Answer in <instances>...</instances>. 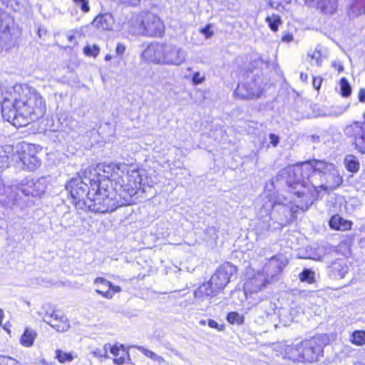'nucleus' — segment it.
Returning a JSON list of instances; mask_svg holds the SVG:
<instances>
[{
	"mask_svg": "<svg viewBox=\"0 0 365 365\" xmlns=\"http://www.w3.org/2000/svg\"><path fill=\"white\" fill-rule=\"evenodd\" d=\"M3 118L14 126L23 127L43 116L46 103L40 93L27 85L0 87Z\"/></svg>",
	"mask_w": 365,
	"mask_h": 365,
	"instance_id": "f257e3e1",
	"label": "nucleus"
},
{
	"mask_svg": "<svg viewBox=\"0 0 365 365\" xmlns=\"http://www.w3.org/2000/svg\"><path fill=\"white\" fill-rule=\"evenodd\" d=\"M91 190L88 192V197L83 210H88L95 212L105 213L113 212L118 207L126 205L123 201L119 202L115 192L110 195V191L101 187L98 178L90 180Z\"/></svg>",
	"mask_w": 365,
	"mask_h": 365,
	"instance_id": "f03ea898",
	"label": "nucleus"
},
{
	"mask_svg": "<svg viewBox=\"0 0 365 365\" xmlns=\"http://www.w3.org/2000/svg\"><path fill=\"white\" fill-rule=\"evenodd\" d=\"M318 163L324 161L313 160L304 162L293 168L295 183L307 187L313 197H318L323 191L324 169H317Z\"/></svg>",
	"mask_w": 365,
	"mask_h": 365,
	"instance_id": "7ed1b4c3",
	"label": "nucleus"
},
{
	"mask_svg": "<svg viewBox=\"0 0 365 365\" xmlns=\"http://www.w3.org/2000/svg\"><path fill=\"white\" fill-rule=\"evenodd\" d=\"M128 24L133 33L149 37H162L165 29L163 21L157 14L147 11L133 15Z\"/></svg>",
	"mask_w": 365,
	"mask_h": 365,
	"instance_id": "20e7f679",
	"label": "nucleus"
},
{
	"mask_svg": "<svg viewBox=\"0 0 365 365\" xmlns=\"http://www.w3.org/2000/svg\"><path fill=\"white\" fill-rule=\"evenodd\" d=\"M237 268L230 262L220 265L215 273L211 277L209 282L204 283L195 292L197 298L214 295L230 282L231 278L236 274Z\"/></svg>",
	"mask_w": 365,
	"mask_h": 365,
	"instance_id": "39448f33",
	"label": "nucleus"
},
{
	"mask_svg": "<svg viewBox=\"0 0 365 365\" xmlns=\"http://www.w3.org/2000/svg\"><path fill=\"white\" fill-rule=\"evenodd\" d=\"M98 176L96 173H90V176H84L83 178L80 177L72 178L66 185V190L72 198V202L75 204L78 209H84L86 200L88 197V192L91 190L90 183L91 179H96Z\"/></svg>",
	"mask_w": 365,
	"mask_h": 365,
	"instance_id": "423d86ee",
	"label": "nucleus"
},
{
	"mask_svg": "<svg viewBox=\"0 0 365 365\" xmlns=\"http://www.w3.org/2000/svg\"><path fill=\"white\" fill-rule=\"evenodd\" d=\"M327 334L318 335L301 342L302 362L313 363L323 356L324 347L327 344Z\"/></svg>",
	"mask_w": 365,
	"mask_h": 365,
	"instance_id": "0eeeda50",
	"label": "nucleus"
},
{
	"mask_svg": "<svg viewBox=\"0 0 365 365\" xmlns=\"http://www.w3.org/2000/svg\"><path fill=\"white\" fill-rule=\"evenodd\" d=\"M125 173L127 183L120 184L119 199L123 200V203L130 204L132 201L131 197L136 195L140 188L142 178L138 169L128 165Z\"/></svg>",
	"mask_w": 365,
	"mask_h": 365,
	"instance_id": "6e6552de",
	"label": "nucleus"
},
{
	"mask_svg": "<svg viewBox=\"0 0 365 365\" xmlns=\"http://www.w3.org/2000/svg\"><path fill=\"white\" fill-rule=\"evenodd\" d=\"M16 163H21L24 168L34 170L38 168L41 163L37 157L36 148L33 144L21 143L16 145Z\"/></svg>",
	"mask_w": 365,
	"mask_h": 365,
	"instance_id": "1a4fd4ad",
	"label": "nucleus"
},
{
	"mask_svg": "<svg viewBox=\"0 0 365 365\" xmlns=\"http://www.w3.org/2000/svg\"><path fill=\"white\" fill-rule=\"evenodd\" d=\"M246 281L244 284V292L248 294L257 293L264 289L269 283V274L265 275L264 271H255L251 267L246 269Z\"/></svg>",
	"mask_w": 365,
	"mask_h": 365,
	"instance_id": "9d476101",
	"label": "nucleus"
},
{
	"mask_svg": "<svg viewBox=\"0 0 365 365\" xmlns=\"http://www.w3.org/2000/svg\"><path fill=\"white\" fill-rule=\"evenodd\" d=\"M317 169H324L323 191L326 193L334 190L342 183L343 179L332 163H318Z\"/></svg>",
	"mask_w": 365,
	"mask_h": 365,
	"instance_id": "9b49d317",
	"label": "nucleus"
},
{
	"mask_svg": "<svg viewBox=\"0 0 365 365\" xmlns=\"http://www.w3.org/2000/svg\"><path fill=\"white\" fill-rule=\"evenodd\" d=\"M128 170V165L125 163H110L103 167V172L111 183L115 182L113 187L115 194L119 195V190L120 184L125 182L123 175Z\"/></svg>",
	"mask_w": 365,
	"mask_h": 365,
	"instance_id": "f8f14e48",
	"label": "nucleus"
},
{
	"mask_svg": "<svg viewBox=\"0 0 365 365\" xmlns=\"http://www.w3.org/2000/svg\"><path fill=\"white\" fill-rule=\"evenodd\" d=\"M262 81L260 77L252 79L247 83H239L235 93L242 99L259 98L262 93Z\"/></svg>",
	"mask_w": 365,
	"mask_h": 365,
	"instance_id": "ddd939ff",
	"label": "nucleus"
},
{
	"mask_svg": "<svg viewBox=\"0 0 365 365\" xmlns=\"http://www.w3.org/2000/svg\"><path fill=\"white\" fill-rule=\"evenodd\" d=\"M187 52L181 47L165 43L164 48V65L180 66L187 60Z\"/></svg>",
	"mask_w": 365,
	"mask_h": 365,
	"instance_id": "4468645a",
	"label": "nucleus"
},
{
	"mask_svg": "<svg viewBox=\"0 0 365 365\" xmlns=\"http://www.w3.org/2000/svg\"><path fill=\"white\" fill-rule=\"evenodd\" d=\"M271 208L273 210H277V211L282 210V213L284 215L285 218L288 217L290 212L289 207L285 204H281L280 202L272 203L271 202H269L268 204H266L263 209L261 210V213L263 212V210H265L267 211V217L264 218V220L259 222L256 226V232L257 235H264L269 230V215Z\"/></svg>",
	"mask_w": 365,
	"mask_h": 365,
	"instance_id": "2eb2a0df",
	"label": "nucleus"
},
{
	"mask_svg": "<svg viewBox=\"0 0 365 365\" xmlns=\"http://www.w3.org/2000/svg\"><path fill=\"white\" fill-rule=\"evenodd\" d=\"M46 189V180L43 178L25 179L20 185L19 190L26 196L38 197L42 195Z\"/></svg>",
	"mask_w": 365,
	"mask_h": 365,
	"instance_id": "dca6fc26",
	"label": "nucleus"
},
{
	"mask_svg": "<svg viewBox=\"0 0 365 365\" xmlns=\"http://www.w3.org/2000/svg\"><path fill=\"white\" fill-rule=\"evenodd\" d=\"M346 135L354 138L356 148L361 153L365 154V120L354 122L345 129Z\"/></svg>",
	"mask_w": 365,
	"mask_h": 365,
	"instance_id": "f3484780",
	"label": "nucleus"
},
{
	"mask_svg": "<svg viewBox=\"0 0 365 365\" xmlns=\"http://www.w3.org/2000/svg\"><path fill=\"white\" fill-rule=\"evenodd\" d=\"M165 43H151L143 51L142 58L149 62L163 64Z\"/></svg>",
	"mask_w": 365,
	"mask_h": 365,
	"instance_id": "a211bd4d",
	"label": "nucleus"
},
{
	"mask_svg": "<svg viewBox=\"0 0 365 365\" xmlns=\"http://www.w3.org/2000/svg\"><path fill=\"white\" fill-rule=\"evenodd\" d=\"M94 284L96 286V292L107 299H111L115 293L121 291L119 286L113 285L110 282L103 278H96Z\"/></svg>",
	"mask_w": 365,
	"mask_h": 365,
	"instance_id": "6ab92c4d",
	"label": "nucleus"
},
{
	"mask_svg": "<svg viewBox=\"0 0 365 365\" xmlns=\"http://www.w3.org/2000/svg\"><path fill=\"white\" fill-rule=\"evenodd\" d=\"M309 7H315L324 14H333L338 8V0H304Z\"/></svg>",
	"mask_w": 365,
	"mask_h": 365,
	"instance_id": "aec40b11",
	"label": "nucleus"
},
{
	"mask_svg": "<svg viewBox=\"0 0 365 365\" xmlns=\"http://www.w3.org/2000/svg\"><path fill=\"white\" fill-rule=\"evenodd\" d=\"M287 264L288 259L284 255H280L272 257L266 266L267 274H269L270 278H273L274 275L280 273Z\"/></svg>",
	"mask_w": 365,
	"mask_h": 365,
	"instance_id": "412c9836",
	"label": "nucleus"
},
{
	"mask_svg": "<svg viewBox=\"0 0 365 365\" xmlns=\"http://www.w3.org/2000/svg\"><path fill=\"white\" fill-rule=\"evenodd\" d=\"M16 146L6 145L0 147V169L9 168L11 163H16Z\"/></svg>",
	"mask_w": 365,
	"mask_h": 365,
	"instance_id": "4be33fe9",
	"label": "nucleus"
},
{
	"mask_svg": "<svg viewBox=\"0 0 365 365\" xmlns=\"http://www.w3.org/2000/svg\"><path fill=\"white\" fill-rule=\"evenodd\" d=\"M114 24L113 16L109 13L98 14L91 22V25L99 31H110Z\"/></svg>",
	"mask_w": 365,
	"mask_h": 365,
	"instance_id": "5701e85b",
	"label": "nucleus"
},
{
	"mask_svg": "<svg viewBox=\"0 0 365 365\" xmlns=\"http://www.w3.org/2000/svg\"><path fill=\"white\" fill-rule=\"evenodd\" d=\"M347 263L342 260L334 262L330 266V275L334 279H343L349 272Z\"/></svg>",
	"mask_w": 365,
	"mask_h": 365,
	"instance_id": "b1692460",
	"label": "nucleus"
},
{
	"mask_svg": "<svg viewBox=\"0 0 365 365\" xmlns=\"http://www.w3.org/2000/svg\"><path fill=\"white\" fill-rule=\"evenodd\" d=\"M15 196L11 187H5L4 182L0 179V203L4 206H9L14 204Z\"/></svg>",
	"mask_w": 365,
	"mask_h": 365,
	"instance_id": "393cba45",
	"label": "nucleus"
},
{
	"mask_svg": "<svg viewBox=\"0 0 365 365\" xmlns=\"http://www.w3.org/2000/svg\"><path fill=\"white\" fill-rule=\"evenodd\" d=\"M352 222L344 220L340 215H334L329 220V226L331 229L336 230L346 231L350 230Z\"/></svg>",
	"mask_w": 365,
	"mask_h": 365,
	"instance_id": "a878e982",
	"label": "nucleus"
},
{
	"mask_svg": "<svg viewBox=\"0 0 365 365\" xmlns=\"http://www.w3.org/2000/svg\"><path fill=\"white\" fill-rule=\"evenodd\" d=\"M301 342L296 345H288L284 348V357L293 361L302 362Z\"/></svg>",
	"mask_w": 365,
	"mask_h": 365,
	"instance_id": "bb28decb",
	"label": "nucleus"
},
{
	"mask_svg": "<svg viewBox=\"0 0 365 365\" xmlns=\"http://www.w3.org/2000/svg\"><path fill=\"white\" fill-rule=\"evenodd\" d=\"M348 15L350 17H357L365 13V6L363 0L354 1L348 9Z\"/></svg>",
	"mask_w": 365,
	"mask_h": 365,
	"instance_id": "cd10ccee",
	"label": "nucleus"
},
{
	"mask_svg": "<svg viewBox=\"0 0 365 365\" xmlns=\"http://www.w3.org/2000/svg\"><path fill=\"white\" fill-rule=\"evenodd\" d=\"M36 336V333L32 329L26 328L21 337V344L24 346L30 347L33 345Z\"/></svg>",
	"mask_w": 365,
	"mask_h": 365,
	"instance_id": "c85d7f7f",
	"label": "nucleus"
},
{
	"mask_svg": "<svg viewBox=\"0 0 365 365\" xmlns=\"http://www.w3.org/2000/svg\"><path fill=\"white\" fill-rule=\"evenodd\" d=\"M345 168L348 171L356 173L360 167L359 160L353 155H348L344 158Z\"/></svg>",
	"mask_w": 365,
	"mask_h": 365,
	"instance_id": "c756f323",
	"label": "nucleus"
},
{
	"mask_svg": "<svg viewBox=\"0 0 365 365\" xmlns=\"http://www.w3.org/2000/svg\"><path fill=\"white\" fill-rule=\"evenodd\" d=\"M186 78L190 79L192 84L195 86L204 83L207 78L204 71H195L191 76H186Z\"/></svg>",
	"mask_w": 365,
	"mask_h": 365,
	"instance_id": "7c9ffc66",
	"label": "nucleus"
},
{
	"mask_svg": "<svg viewBox=\"0 0 365 365\" xmlns=\"http://www.w3.org/2000/svg\"><path fill=\"white\" fill-rule=\"evenodd\" d=\"M299 278L301 282L312 284L315 282V272L309 269H304L299 274Z\"/></svg>",
	"mask_w": 365,
	"mask_h": 365,
	"instance_id": "2f4dec72",
	"label": "nucleus"
},
{
	"mask_svg": "<svg viewBox=\"0 0 365 365\" xmlns=\"http://www.w3.org/2000/svg\"><path fill=\"white\" fill-rule=\"evenodd\" d=\"M266 21L273 31H277L279 24H281V19L278 14H272L267 16Z\"/></svg>",
	"mask_w": 365,
	"mask_h": 365,
	"instance_id": "473e14b6",
	"label": "nucleus"
},
{
	"mask_svg": "<svg viewBox=\"0 0 365 365\" xmlns=\"http://www.w3.org/2000/svg\"><path fill=\"white\" fill-rule=\"evenodd\" d=\"M48 324L58 332L67 331L70 327L68 321H49Z\"/></svg>",
	"mask_w": 365,
	"mask_h": 365,
	"instance_id": "72a5a7b5",
	"label": "nucleus"
},
{
	"mask_svg": "<svg viewBox=\"0 0 365 365\" xmlns=\"http://www.w3.org/2000/svg\"><path fill=\"white\" fill-rule=\"evenodd\" d=\"M74 215L71 212H65L62 217L61 225L65 228L71 227L75 224Z\"/></svg>",
	"mask_w": 365,
	"mask_h": 365,
	"instance_id": "f704fd0d",
	"label": "nucleus"
},
{
	"mask_svg": "<svg viewBox=\"0 0 365 365\" xmlns=\"http://www.w3.org/2000/svg\"><path fill=\"white\" fill-rule=\"evenodd\" d=\"M133 347L137 349L140 352H142L145 356H146L147 357H148L154 361H157L160 362L163 360V358L161 356L157 355L153 351H152L142 346L134 345V346H133Z\"/></svg>",
	"mask_w": 365,
	"mask_h": 365,
	"instance_id": "c9c22d12",
	"label": "nucleus"
},
{
	"mask_svg": "<svg viewBox=\"0 0 365 365\" xmlns=\"http://www.w3.org/2000/svg\"><path fill=\"white\" fill-rule=\"evenodd\" d=\"M310 63L314 66H321L322 65V55L318 50H314L309 54Z\"/></svg>",
	"mask_w": 365,
	"mask_h": 365,
	"instance_id": "e433bc0d",
	"label": "nucleus"
},
{
	"mask_svg": "<svg viewBox=\"0 0 365 365\" xmlns=\"http://www.w3.org/2000/svg\"><path fill=\"white\" fill-rule=\"evenodd\" d=\"M341 94L344 97H348L351 95V88L346 78H342L339 82Z\"/></svg>",
	"mask_w": 365,
	"mask_h": 365,
	"instance_id": "4c0bfd02",
	"label": "nucleus"
},
{
	"mask_svg": "<svg viewBox=\"0 0 365 365\" xmlns=\"http://www.w3.org/2000/svg\"><path fill=\"white\" fill-rule=\"evenodd\" d=\"M56 358L61 364L70 362L73 359V357L71 354L64 352L60 349L56 351Z\"/></svg>",
	"mask_w": 365,
	"mask_h": 365,
	"instance_id": "58836bf2",
	"label": "nucleus"
},
{
	"mask_svg": "<svg viewBox=\"0 0 365 365\" xmlns=\"http://www.w3.org/2000/svg\"><path fill=\"white\" fill-rule=\"evenodd\" d=\"M352 343L356 345L365 344V331H355L352 334Z\"/></svg>",
	"mask_w": 365,
	"mask_h": 365,
	"instance_id": "ea45409f",
	"label": "nucleus"
},
{
	"mask_svg": "<svg viewBox=\"0 0 365 365\" xmlns=\"http://www.w3.org/2000/svg\"><path fill=\"white\" fill-rule=\"evenodd\" d=\"M83 53L88 56L96 58L100 53V48L97 45H87L83 48Z\"/></svg>",
	"mask_w": 365,
	"mask_h": 365,
	"instance_id": "a19ab883",
	"label": "nucleus"
},
{
	"mask_svg": "<svg viewBox=\"0 0 365 365\" xmlns=\"http://www.w3.org/2000/svg\"><path fill=\"white\" fill-rule=\"evenodd\" d=\"M73 2L81 8L83 12H88L90 7L88 6V1L87 0H73Z\"/></svg>",
	"mask_w": 365,
	"mask_h": 365,
	"instance_id": "79ce46f5",
	"label": "nucleus"
},
{
	"mask_svg": "<svg viewBox=\"0 0 365 365\" xmlns=\"http://www.w3.org/2000/svg\"><path fill=\"white\" fill-rule=\"evenodd\" d=\"M120 349H122L123 351L125 352V356H129L128 351H126L123 344H120V346L118 345H113L110 347V352L114 356H117L119 354Z\"/></svg>",
	"mask_w": 365,
	"mask_h": 365,
	"instance_id": "37998d69",
	"label": "nucleus"
},
{
	"mask_svg": "<svg viewBox=\"0 0 365 365\" xmlns=\"http://www.w3.org/2000/svg\"><path fill=\"white\" fill-rule=\"evenodd\" d=\"M245 319V316L242 312H232L227 314L226 319L230 320V319Z\"/></svg>",
	"mask_w": 365,
	"mask_h": 365,
	"instance_id": "c03bdc74",
	"label": "nucleus"
},
{
	"mask_svg": "<svg viewBox=\"0 0 365 365\" xmlns=\"http://www.w3.org/2000/svg\"><path fill=\"white\" fill-rule=\"evenodd\" d=\"M48 309L50 312H46V313L42 316L43 319L45 318H54L55 320H57L59 317L58 314L56 313V311L53 310L51 307L48 306ZM60 318L61 319L62 317L61 316Z\"/></svg>",
	"mask_w": 365,
	"mask_h": 365,
	"instance_id": "a18cd8bd",
	"label": "nucleus"
},
{
	"mask_svg": "<svg viewBox=\"0 0 365 365\" xmlns=\"http://www.w3.org/2000/svg\"><path fill=\"white\" fill-rule=\"evenodd\" d=\"M211 25L207 24L203 29H200V32L205 36L207 38H210L213 36V32L210 30Z\"/></svg>",
	"mask_w": 365,
	"mask_h": 365,
	"instance_id": "49530a36",
	"label": "nucleus"
},
{
	"mask_svg": "<svg viewBox=\"0 0 365 365\" xmlns=\"http://www.w3.org/2000/svg\"><path fill=\"white\" fill-rule=\"evenodd\" d=\"M92 354L94 356L98 357V358H101V357L108 358V353H107L106 350H101L100 349H95L92 351Z\"/></svg>",
	"mask_w": 365,
	"mask_h": 365,
	"instance_id": "de8ad7c7",
	"label": "nucleus"
},
{
	"mask_svg": "<svg viewBox=\"0 0 365 365\" xmlns=\"http://www.w3.org/2000/svg\"><path fill=\"white\" fill-rule=\"evenodd\" d=\"M119 2L132 6H135L140 4L142 0H118Z\"/></svg>",
	"mask_w": 365,
	"mask_h": 365,
	"instance_id": "09e8293b",
	"label": "nucleus"
},
{
	"mask_svg": "<svg viewBox=\"0 0 365 365\" xmlns=\"http://www.w3.org/2000/svg\"><path fill=\"white\" fill-rule=\"evenodd\" d=\"M208 325L210 327L217 329L219 331L225 329L224 324H219L216 321H208Z\"/></svg>",
	"mask_w": 365,
	"mask_h": 365,
	"instance_id": "8fccbe9b",
	"label": "nucleus"
},
{
	"mask_svg": "<svg viewBox=\"0 0 365 365\" xmlns=\"http://www.w3.org/2000/svg\"><path fill=\"white\" fill-rule=\"evenodd\" d=\"M322 78L321 77H314L312 81V85L313 87L316 90H319L322 83Z\"/></svg>",
	"mask_w": 365,
	"mask_h": 365,
	"instance_id": "3c124183",
	"label": "nucleus"
},
{
	"mask_svg": "<svg viewBox=\"0 0 365 365\" xmlns=\"http://www.w3.org/2000/svg\"><path fill=\"white\" fill-rule=\"evenodd\" d=\"M269 140H270V143L273 145V147H277L279 143V136L275 134H273V133H271L269 135Z\"/></svg>",
	"mask_w": 365,
	"mask_h": 365,
	"instance_id": "603ef678",
	"label": "nucleus"
},
{
	"mask_svg": "<svg viewBox=\"0 0 365 365\" xmlns=\"http://www.w3.org/2000/svg\"><path fill=\"white\" fill-rule=\"evenodd\" d=\"M125 51V47L123 43H118L116 46L115 52L118 55L122 56Z\"/></svg>",
	"mask_w": 365,
	"mask_h": 365,
	"instance_id": "864d4df0",
	"label": "nucleus"
},
{
	"mask_svg": "<svg viewBox=\"0 0 365 365\" xmlns=\"http://www.w3.org/2000/svg\"><path fill=\"white\" fill-rule=\"evenodd\" d=\"M331 66L333 68H334L335 69H336L339 73L343 71V70H344V67L339 61H333L331 63Z\"/></svg>",
	"mask_w": 365,
	"mask_h": 365,
	"instance_id": "5fc2aeb1",
	"label": "nucleus"
},
{
	"mask_svg": "<svg viewBox=\"0 0 365 365\" xmlns=\"http://www.w3.org/2000/svg\"><path fill=\"white\" fill-rule=\"evenodd\" d=\"M125 358L124 356H121L118 358H115L113 359V362L118 365H123L125 363Z\"/></svg>",
	"mask_w": 365,
	"mask_h": 365,
	"instance_id": "6e6d98bb",
	"label": "nucleus"
},
{
	"mask_svg": "<svg viewBox=\"0 0 365 365\" xmlns=\"http://www.w3.org/2000/svg\"><path fill=\"white\" fill-rule=\"evenodd\" d=\"M360 102H365V89H361L359 94Z\"/></svg>",
	"mask_w": 365,
	"mask_h": 365,
	"instance_id": "4d7b16f0",
	"label": "nucleus"
},
{
	"mask_svg": "<svg viewBox=\"0 0 365 365\" xmlns=\"http://www.w3.org/2000/svg\"><path fill=\"white\" fill-rule=\"evenodd\" d=\"M300 79L303 82H307V80H308V75H307V73H301V74H300Z\"/></svg>",
	"mask_w": 365,
	"mask_h": 365,
	"instance_id": "13d9d810",
	"label": "nucleus"
},
{
	"mask_svg": "<svg viewBox=\"0 0 365 365\" xmlns=\"http://www.w3.org/2000/svg\"><path fill=\"white\" fill-rule=\"evenodd\" d=\"M110 347H112V346H110V344H106L104 345L103 350H106V351L108 352V349H110Z\"/></svg>",
	"mask_w": 365,
	"mask_h": 365,
	"instance_id": "bf43d9fd",
	"label": "nucleus"
},
{
	"mask_svg": "<svg viewBox=\"0 0 365 365\" xmlns=\"http://www.w3.org/2000/svg\"><path fill=\"white\" fill-rule=\"evenodd\" d=\"M4 318V312L1 309H0V319H3Z\"/></svg>",
	"mask_w": 365,
	"mask_h": 365,
	"instance_id": "052dcab7",
	"label": "nucleus"
},
{
	"mask_svg": "<svg viewBox=\"0 0 365 365\" xmlns=\"http://www.w3.org/2000/svg\"><path fill=\"white\" fill-rule=\"evenodd\" d=\"M111 58H112V56H111V55H110V54H107V55L105 56V60H106V61H110Z\"/></svg>",
	"mask_w": 365,
	"mask_h": 365,
	"instance_id": "680f3d73",
	"label": "nucleus"
},
{
	"mask_svg": "<svg viewBox=\"0 0 365 365\" xmlns=\"http://www.w3.org/2000/svg\"><path fill=\"white\" fill-rule=\"evenodd\" d=\"M229 322H230L231 324H234V322H235V321L232 320V321H229ZM236 322H238V324H241L243 322V321H236Z\"/></svg>",
	"mask_w": 365,
	"mask_h": 365,
	"instance_id": "e2e57ef3",
	"label": "nucleus"
},
{
	"mask_svg": "<svg viewBox=\"0 0 365 365\" xmlns=\"http://www.w3.org/2000/svg\"><path fill=\"white\" fill-rule=\"evenodd\" d=\"M205 322H206L205 321L202 320V321H200V324L205 325Z\"/></svg>",
	"mask_w": 365,
	"mask_h": 365,
	"instance_id": "0e129e2a",
	"label": "nucleus"
},
{
	"mask_svg": "<svg viewBox=\"0 0 365 365\" xmlns=\"http://www.w3.org/2000/svg\"><path fill=\"white\" fill-rule=\"evenodd\" d=\"M186 70L188 71H191L192 70V67H187L186 68Z\"/></svg>",
	"mask_w": 365,
	"mask_h": 365,
	"instance_id": "69168bd1",
	"label": "nucleus"
},
{
	"mask_svg": "<svg viewBox=\"0 0 365 365\" xmlns=\"http://www.w3.org/2000/svg\"><path fill=\"white\" fill-rule=\"evenodd\" d=\"M73 37L72 36H69V41H72V39H73Z\"/></svg>",
	"mask_w": 365,
	"mask_h": 365,
	"instance_id": "338daca9",
	"label": "nucleus"
},
{
	"mask_svg": "<svg viewBox=\"0 0 365 365\" xmlns=\"http://www.w3.org/2000/svg\"><path fill=\"white\" fill-rule=\"evenodd\" d=\"M41 35H42V33H41V31L39 30L38 31V36H41Z\"/></svg>",
	"mask_w": 365,
	"mask_h": 365,
	"instance_id": "774afa93",
	"label": "nucleus"
}]
</instances>
